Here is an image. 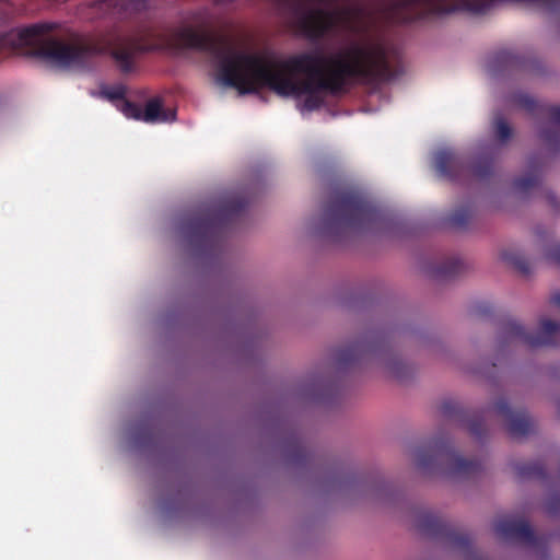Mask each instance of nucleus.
<instances>
[{
    "label": "nucleus",
    "instance_id": "obj_6",
    "mask_svg": "<svg viewBox=\"0 0 560 560\" xmlns=\"http://www.w3.org/2000/svg\"><path fill=\"white\" fill-rule=\"evenodd\" d=\"M371 209L354 197L342 199L329 214V220L337 223L350 224L370 218Z\"/></svg>",
    "mask_w": 560,
    "mask_h": 560
},
{
    "label": "nucleus",
    "instance_id": "obj_2",
    "mask_svg": "<svg viewBox=\"0 0 560 560\" xmlns=\"http://www.w3.org/2000/svg\"><path fill=\"white\" fill-rule=\"evenodd\" d=\"M208 23V12L197 11L176 27L148 30L131 38L118 37L113 43L110 52L118 66L127 71L131 68L137 52L154 49H206L210 40Z\"/></svg>",
    "mask_w": 560,
    "mask_h": 560
},
{
    "label": "nucleus",
    "instance_id": "obj_4",
    "mask_svg": "<svg viewBox=\"0 0 560 560\" xmlns=\"http://www.w3.org/2000/svg\"><path fill=\"white\" fill-rule=\"evenodd\" d=\"M102 95L107 100L115 103L116 108L121 112L127 118L143 120L150 124H163L175 120L176 114L173 108H164L160 98L150 100L144 109L124 100L125 88L122 85H115L106 88L102 91Z\"/></svg>",
    "mask_w": 560,
    "mask_h": 560
},
{
    "label": "nucleus",
    "instance_id": "obj_13",
    "mask_svg": "<svg viewBox=\"0 0 560 560\" xmlns=\"http://www.w3.org/2000/svg\"><path fill=\"white\" fill-rule=\"evenodd\" d=\"M512 529H513V528H510V527L505 526L504 524H500V525L498 526V530H499V532H501V533H509V532H511Z\"/></svg>",
    "mask_w": 560,
    "mask_h": 560
},
{
    "label": "nucleus",
    "instance_id": "obj_10",
    "mask_svg": "<svg viewBox=\"0 0 560 560\" xmlns=\"http://www.w3.org/2000/svg\"><path fill=\"white\" fill-rule=\"evenodd\" d=\"M546 258L549 262L560 266V245L550 247L546 253Z\"/></svg>",
    "mask_w": 560,
    "mask_h": 560
},
{
    "label": "nucleus",
    "instance_id": "obj_1",
    "mask_svg": "<svg viewBox=\"0 0 560 560\" xmlns=\"http://www.w3.org/2000/svg\"><path fill=\"white\" fill-rule=\"evenodd\" d=\"M302 23L313 38L337 28L351 37L328 56L306 54L290 59L252 51L238 43L224 40L214 52L215 82L240 94L269 88L278 95L294 98L304 113L318 108L326 92L338 90L348 79L387 74L385 49L369 34L361 9L314 10Z\"/></svg>",
    "mask_w": 560,
    "mask_h": 560
},
{
    "label": "nucleus",
    "instance_id": "obj_15",
    "mask_svg": "<svg viewBox=\"0 0 560 560\" xmlns=\"http://www.w3.org/2000/svg\"><path fill=\"white\" fill-rule=\"evenodd\" d=\"M520 186L524 187L525 186V183L524 182H521L518 183Z\"/></svg>",
    "mask_w": 560,
    "mask_h": 560
},
{
    "label": "nucleus",
    "instance_id": "obj_12",
    "mask_svg": "<svg viewBox=\"0 0 560 560\" xmlns=\"http://www.w3.org/2000/svg\"><path fill=\"white\" fill-rule=\"evenodd\" d=\"M110 5H112V4H110V2H109V1H107V0H103V1H101V2H98V3L96 4V7H97V8L100 9V11H101V14H105V13H107V12L109 11V9H110Z\"/></svg>",
    "mask_w": 560,
    "mask_h": 560
},
{
    "label": "nucleus",
    "instance_id": "obj_3",
    "mask_svg": "<svg viewBox=\"0 0 560 560\" xmlns=\"http://www.w3.org/2000/svg\"><path fill=\"white\" fill-rule=\"evenodd\" d=\"M46 25H33L20 31V40L25 46L37 47L43 56L57 66L68 67L81 61L83 50L79 46L66 45L43 37Z\"/></svg>",
    "mask_w": 560,
    "mask_h": 560
},
{
    "label": "nucleus",
    "instance_id": "obj_14",
    "mask_svg": "<svg viewBox=\"0 0 560 560\" xmlns=\"http://www.w3.org/2000/svg\"><path fill=\"white\" fill-rule=\"evenodd\" d=\"M553 303H555L557 306H559V307H560V295H556V296L553 298Z\"/></svg>",
    "mask_w": 560,
    "mask_h": 560
},
{
    "label": "nucleus",
    "instance_id": "obj_8",
    "mask_svg": "<svg viewBox=\"0 0 560 560\" xmlns=\"http://www.w3.org/2000/svg\"><path fill=\"white\" fill-rule=\"evenodd\" d=\"M451 161H452V154L448 151H446V150L439 151L434 158L436 171L440 172L441 174H445L447 172V164Z\"/></svg>",
    "mask_w": 560,
    "mask_h": 560
},
{
    "label": "nucleus",
    "instance_id": "obj_11",
    "mask_svg": "<svg viewBox=\"0 0 560 560\" xmlns=\"http://www.w3.org/2000/svg\"><path fill=\"white\" fill-rule=\"evenodd\" d=\"M552 121L560 127V107H555L550 112Z\"/></svg>",
    "mask_w": 560,
    "mask_h": 560
},
{
    "label": "nucleus",
    "instance_id": "obj_9",
    "mask_svg": "<svg viewBox=\"0 0 560 560\" xmlns=\"http://www.w3.org/2000/svg\"><path fill=\"white\" fill-rule=\"evenodd\" d=\"M495 136L500 141H505L511 136L510 127L502 120L498 119L494 124Z\"/></svg>",
    "mask_w": 560,
    "mask_h": 560
},
{
    "label": "nucleus",
    "instance_id": "obj_7",
    "mask_svg": "<svg viewBox=\"0 0 560 560\" xmlns=\"http://www.w3.org/2000/svg\"><path fill=\"white\" fill-rule=\"evenodd\" d=\"M560 330V327L553 322L546 319L540 324L539 332L537 336H529L525 329L516 323L510 325L508 329L509 337L518 339L529 346H544L552 342V336Z\"/></svg>",
    "mask_w": 560,
    "mask_h": 560
},
{
    "label": "nucleus",
    "instance_id": "obj_5",
    "mask_svg": "<svg viewBox=\"0 0 560 560\" xmlns=\"http://www.w3.org/2000/svg\"><path fill=\"white\" fill-rule=\"evenodd\" d=\"M427 4L438 14L454 12L485 13L495 0H412Z\"/></svg>",
    "mask_w": 560,
    "mask_h": 560
}]
</instances>
